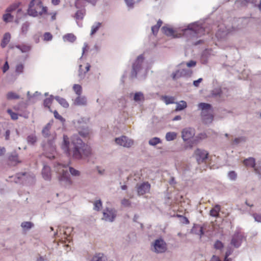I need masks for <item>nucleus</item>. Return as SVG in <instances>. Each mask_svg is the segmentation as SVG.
<instances>
[{
    "mask_svg": "<svg viewBox=\"0 0 261 261\" xmlns=\"http://www.w3.org/2000/svg\"><path fill=\"white\" fill-rule=\"evenodd\" d=\"M62 149L68 156L75 159H81L83 156H88L91 153V149L80 138L79 135H74L70 138V142L67 135L63 136Z\"/></svg>",
    "mask_w": 261,
    "mask_h": 261,
    "instance_id": "obj_1",
    "label": "nucleus"
},
{
    "mask_svg": "<svg viewBox=\"0 0 261 261\" xmlns=\"http://www.w3.org/2000/svg\"><path fill=\"white\" fill-rule=\"evenodd\" d=\"M29 15L36 17L47 14V8L43 5L41 0H32L28 9Z\"/></svg>",
    "mask_w": 261,
    "mask_h": 261,
    "instance_id": "obj_2",
    "label": "nucleus"
},
{
    "mask_svg": "<svg viewBox=\"0 0 261 261\" xmlns=\"http://www.w3.org/2000/svg\"><path fill=\"white\" fill-rule=\"evenodd\" d=\"M199 108L201 110V118L203 123L208 124L212 122L214 118L211 105L206 103H200Z\"/></svg>",
    "mask_w": 261,
    "mask_h": 261,
    "instance_id": "obj_3",
    "label": "nucleus"
},
{
    "mask_svg": "<svg viewBox=\"0 0 261 261\" xmlns=\"http://www.w3.org/2000/svg\"><path fill=\"white\" fill-rule=\"evenodd\" d=\"M185 34H189L192 36H199L203 34L204 31L203 28L197 24H193L188 26V29L183 30Z\"/></svg>",
    "mask_w": 261,
    "mask_h": 261,
    "instance_id": "obj_4",
    "label": "nucleus"
},
{
    "mask_svg": "<svg viewBox=\"0 0 261 261\" xmlns=\"http://www.w3.org/2000/svg\"><path fill=\"white\" fill-rule=\"evenodd\" d=\"M245 238L244 234L240 230H236L232 236L230 244L236 248H239Z\"/></svg>",
    "mask_w": 261,
    "mask_h": 261,
    "instance_id": "obj_5",
    "label": "nucleus"
},
{
    "mask_svg": "<svg viewBox=\"0 0 261 261\" xmlns=\"http://www.w3.org/2000/svg\"><path fill=\"white\" fill-rule=\"evenodd\" d=\"M102 220L106 221L114 222L117 216V211L114 208L106 207L103 211Z\"/></svg>",
    "mask_w": 261,
    "mask_h": 261,
    "instance_id": "obj_6",
    "label": "nucleus"
},
{
    "mask_svg": "<svg viewBox=\"0 0 261 261\" xmlns=\"http://www.w3.org/2000/svg\"><path fill=\"white\" fill-rule=\"evenodd\" d=\"M19 6V3H16L9 7L6 10V13L3 15V20L5 22H8L12 21L13 19V16L11 15V13L16 10Z\"/></svg>",
    "mask_w": 261,
    "mask_h": 261,
    "instance_id": "obj_7",
    "label": "nucleus"
},
{
    "mask_svg": "<svg viewBox=\"0 0 261 261\" xmlns=\"http://www.w3.org/2000/svg\"><path fill=\"white\" fill-rule=\"evenodd\" d=\"M154 252L156 253H164L167 250L166 244L162 238L156 239L153 243Z\"/></svg>",
    "mask_w": 261,
    "mask_h": 261,
    "instance_id": "obj_8",
    "label": "nucleus"
},
{
    "mask_svg": "<svg viewBox=\"0 0 261 261\" xmlns=\"http://www.w3.org/2000/svg\"><path fill=\"white\" fill-rule=\"evenodd\" d=\"M144 57L143 55H141L138 57L137 60L133 64V71L132 72V76L133 77H136L137 76V72L141 69Z\"/></svg>",
    "mask_w": 261,
    "mask_h": 261,
    "instance_id": "obj_9",
    "label": "nucleus"
},
{
    "mask_svg": "<svg viewBox=\"0 0 261 261\" xmlns=\"http://www.w3.org/2000/svg\"><path fill=\"white\" fill-rule=\"evenodd\" d=\"M243 164L247 167L253 168L256 173L261 175V162L258 164V167H255V159L253 158H249L243 161Z\"/></svg>",
    "mask_w": 261,
    "mask_h": 261,
    "instance_id": "obj_10",
    "label": "nucleus"
},
{
    "mask_svg": "<svg viewBox=\"0 0 261 261\" xmlns=\"http://www.w3.org/2000/svg\"><path fill=\"white\" fill-rule=\"evenodd\" d=\"M115 142L117 144L127 148L131 147L134 144V141L126 136L116 138Z\"/></svg>",
    "mask_w": 261,
    "mask_h": 261,
    "instance_id": "obj_11",
    "label": "nucleus"
},
{
    "mask_svg": "<svg viewBox=\"0 0 261 261\" xmlns=\"http://www.w3.org/2000/svg\"><path fill=\"white\" fill-rule=\"evenodd\" d=\"M194 154L199 164L204 162L207 158L208 155L207 151L199 149H196Z\"/></svg>",
    "mask_w": 261,
    "mask_h": 261,
    "instance_id": "obj_12",
    "label": "nucleus"
},
{
    "mask_svg": "<svg viewBox=\"0 0 261 261\" xmlns=\"http://www.w3.org/2000/svg\"><path fill=\"white\" fill-rule=\"evenodd\" d=\"M150 189V185L148 182H144L138 186L137 192L138 195H143L149 193Z\"/></svg>",
    "mask_w": 261,
    "mask_h": 261,
    "instance_id": "obj_13",
    "label": "nucleus"
},
{
    "mask_svg": "<svg viewBox=\"0 0 261 261\" xmlns=\"http://www.w3.org/2000/svg\"><path fill=\"white\" fill-rule=\"evenodd\" d=\"M192 74V72L189 71L188 70L182 69L180 70H178L176 71L175 72L173 73L172 74V79L174 80H176L181 77L186 76L187 75H189Z\"/></svg>",
    "mask_w": 261,
    "mask_h": 261,
    "instance_id": "obj_14",
    "label": "nucleus"
},
{
    "mask_svg": "<svg viewBox=\"0 0 261 261\" xmlns=\"http://www.w3.org/2000/svg\"><path fill=\"white\" fill-rule=\"evenodd\" d=\"M58 172L61 174V177L59 179H68L69 173L67 167L59 164L58 167Z\"/></svg>",
    "mask_w": 261,
    "mask_h": 261,
    "instance_id": "obj_15",
    "label": "nucleus"
},
{
    "mask_svg": "<svg viewBox=\"0 0 261 261\" xmlns=\"http://www.w3.org/2000/svg\"><path fill=\"white\" fill-rule=\"evenodd\" d=\"M162 31L164 34L168 36L173 37V38H177L181 36V34H179V35L175 34V31L170 28L163 27L162 28Z\"/></svg>",
    "mask_w": 261,
    "mask_h": 261,
    "instance_id": "obj_16",
    "label": "nucleus"
},
{
    "mask_svg": "<svg viewBox=\"0 0 261 261\" xmlns=\"http://www.w3.org/2000/svg\"><path fill=\"white\" fill-rule=\"evenodd\" d=\"M194 135V130L191 128H185L182 131V138L185 141L189 140Z\"/></svg>",
    "mask_w": 261,
    "mask_h": 261,
    "instance_id": "obj_17",
    "label": "nucleus"
},
{
    "mask_svg": "<svg viewBox=\"0 0 261 261\" xmlns=\"http://www.w3.org/2000/svg\"><path fill=\"white\" fill-rule=\"evenodd\" d=\"M191 232L196 234L199 235L200 237L204 233L203 228L201 225L194 224L191 230Z\"/></svg>",
    "mask_w": 261,
    "mask_h": 261,
    "instance_id": "obj_18",
    "label": "nucleus"
},
{
    "mask_svg": "<svg viewBox=\"0 0 261 261\" xmlns=\"http://www.w3.org/2000/svg\"><path fill=\"white\" fill-rule=\"evenodd\" d=\"M42 177L45 179H48L51 177L50 168L46 165L44 166L42 171Z\"/></svg>",
    "mask_w": 261,
    "mask_h": 261,
    "instance_id": "obj_19",
    "label": "nucleus"
},
{
    "mask_svg": "<svg viewBox=\"0 0 261 261\" xmlns=\"http://www.w3.org/2000/svg\"><path fill=\"white\" fill-rule=\"evenodd\" d=\"M220 210V205L219 204H216L214 208L211 210L210 214L212 217L217 218L219 216V212Z\"/></svg>",
    "mask_w": 261,
    "mask_h": 261,
    "instance_id": "obj_20",
    "label": "nucleus"
},
{
    "mask_svg": "<svg viewBox=\"0 0 261 261\" xmlns=\"http://www.w3.org/2000/svg\"><path fill=\"white\" fill-rule=\"evenodd\" d=\"M11 39V35L9 33H6L3 37L1 43V46L4 48L8 44Z\"/></svg>",
    "mask_w": 261,
    "mask_h": 261,
    "instance_id": "obj_21",
    "label": "nucleus"
},
{
    "mask_svg": "<svg viewBox=\"0 0 261 261\" xmlns=\"http://www.w3.org/2000/svg\"><path fill=\"white\" fill-rule=\"evenodd\" d=\"M162 24H163L162 21L161 19H159L158 21L156 24L152 27L151 31H152V34L156 36L157 35L158 31L159 30V29L161 27Z\"/></svg>",
    "mask_w": 261,
    "mask_h": 261,
    "instance_id": "obj_22",
    "label": "nucleus"
},
{
    "mask_svg": "<svg viewBox=\"0 0 261 261\" xmlns=\"http://www.w3.org/2000/svg\"><path fill=\"white\" fill-rule=\"evenodd\" d=\"M90 67V65L88 63H87L86 66H85V70L83 69V65H80L79 74V76L81 77H82L84 75V74L89 70Z\"/></svg>",
    "mask_w": 261,
    "mask_h": 261,
    "instance_id": "obj_23",
    "label": "nucleus"
},
{
    "mask_svg": "<svg viewBox=\"0 0 261 261\" xmlns=\"http://www.w3.org/2000/svg\"><path fill=\"white\" fill-rule=\"evenodd\" d=\"M87 103L86 98L79 95L74 101V104L76 105H86Z\"/></svg>",
    "mask_w": 261,
    "mask_h": 261,
    "instance_id": "obj_24",
    "label": "nucleus"
},
{
    "mask_svg": "<svg viewBox=\"0 0 261 261\" xmlns=\"http://www.w3.org/2000/svg\"><path fill=\"white\" fill-rule=\"evenodd\" d=\"M21 226L25 230H28L34 226V224L32 222L24 221L21 223Z\"/></svg>",
    "mask_w": 261,
    "mask_h": 261,
    "instance_id": "obj_25",
    "label": "nucleus"
},
{
    "mask_svg": "<svg viewBox=\"0 0 261 261\" xmlns=\"http://www.w3.org/2000/svg\"><path fill=\"white\" fill-rule=\"evenodd\" d=\"M60 185L65 188H70L73 185V180H59Z\"/></svg>",
    "mask_w": 261,
    "mask_h": 261,
    "instance_id": "obj_26",
    "label": "nucleus"
},
{
    "mask_svg": "<svg viewBox=\"0 0 261 261\" xmlns=\"http://www.w3.org/2000/svg\"><path fill=\"white\" fill-rule=\"evenodd\" d=\"M63 39L65 41L73 42L76 40V37L73 34H67L63 36Z\"/></svg>",
    "mask_w": 261,
    "mask_h": 261,
    "instance_id": "obj_27",
    "label": "nucleus"
},
{
    "mask_svg": "<svg viewBox=\"0 0 261 261\" xmlns=\"http://www.w3.org/2000/svg\"><path fill=\"white\" fill-rule=\"evenodd\" d=\"M55 99L63 107L66 108L69 107V104L65 99L60 97L59 96H56Z\"/></svg>",
    "mask_w": 261,
    "mask_h": 261,
    "instance_id": "obj_28",
    "label": "nucleus"
},
{
    "mask_svg": "<svg viewBox=\"0 0 261 261\" xmlns=\"http://www.w3.org/2000/svg\"><path fill=\"white\" fill-rule=\"evenodd\" d=\"M134 99L135 101L138 102V101H143L144 100L145 98H144L143 94L141 92H136L135 94L134 97Z\"/></svg>",
    "mask_w": 261,
    "mask_h": 261,
    "instance_id": "obj_29",
    "label": "nucleus"
},
{
    "mask_svg": "<svg viewBox=\"0 0 261 261\" xmlns=\"http://www.w3.org/2000/svg\"><path fill=\"white\" fill-rule=\"evenodd\" d=\"M53 97L52 96H50L49 97L46 98L44 100V107H47L50 112H52L50 108V106L53 102Z\"/></svg>",
    "mask_w": 261,
    "mask_h": 261,
    "instance_id": "obj_30",
    "label": "nucleus"
},
{
    "mask_svg": "<svg viewBox=\"0 0 261 261\" xmlns=\"http://www.w3.org/2000/svg\"><path fill=\"white\" fill-rule=\"evenodd\" d=\"M187 102L185 101L181 100L179 102L177 103L176 108L175 111H181L187 108Z\"/></svg>",
    "mask_w": 261,
    "mask_h": 261,
    "instance_id": "obj_31",
    "label": "nucleus"
},
{
    "mask_svg": "<svg viewBox=\"0 0 261 261\" xmlns=\"http://www.w3.org/2000/svg\"><path fill=\"white\" fill-rule=\"evenodd\" d=\"M177 134L175 132H168L166 135V139L168 141L175 140L176 138Z\"/></svg>",
    "mask_w": 261,
    "mask_h": 261,
    "instance_id": "obj_32",
    "label": "nucleus"
},
{
    "mask_svg": "<svg viewBox=\"0 0 261 261\" xmlns=\"http://www.w3.org/2000/svg\"><path fill=\"white\" fill-rule=\"evenodd\" d=\"M162 99L166 105L174 103L175 98L172 96H164L162 97Z\"/></svg>",
    "mask_w": 261,
    "mask_h": 261,
    "instance_id": "obj_33",
    "label": "nucleus"
},
{
    "mask_svg": "<svg viewBox=\"0 0 261 261\" xmlns=\"http://www.w3.org/2000/svg\"><path fill=\"white\" fill-rule=\"evenodd\" d=\"M7 98L9 100L19 99V96L16 93L9 92L7 94Z\"/></svg>",
    "mask_w": 261,
    "mask_h": 261,
    "instance_id": "obj_34",
    "label": "nucleus"
},
{
    "mask_svg": "<svg viewBox=\"0 0 261 261\" xmlns=\"http://www.w3.org/2000/svg\"><path fill=\"white\" fill-rule=\"evenodd\" d=\"M90 130L86 128L79 132V135L84 138H89L90 137Z\"/></svg>",
    "mask_w": 261,
    "mask_h": 261,
    "instance_id": "obj_35",
    "label": "nucleus"
},
{
    "mask_svg": "<svg viewBox=\"0 0 261 261\" xmlns=\"http://www.w3.org/2000/svg\"><path fill=\"white\" fill-rule=\"evenodd\" d=\"M101 23L97 22L92 27L91 35H94L98 30L99 28L101 27Z\"/></svg>",
    "mask_w": 261,
    "mask_h": 261,
    "instance_id": "obj_36",
    "label": "nucleus"
},
{
    "mask_svg": "<svg viewBox=\"0 0 261 261\" xmlns=\"http://www.w3.org/2000/svg\"><path fill=\"white\" fill-rule=\"evenodd\" d=\"M73 89L75 93L79 95H81L82 92V88L81 85L79 84H75L73 85Z\"/></svg>",
    "mask_w": 261,
    "mask_h": 261,
    "instance_id": "obj_37",
    "label": "nucleus"
},
{
    "mask_svg": "<svg viewBox=\"0 0 261 261\" xmlns=\"http://www.w3.org/2000/svg\"><path fill=\"white\" fill-rule=\"evenodd\" d=\"M102 207V201L101 200H96L94 203L93 209L96 211H99L101 207Z\"/></svg>",
    "mask_w": 261,
    "mask_h": 261,
    "instance_id": "obj_38",
    "label": "nucleus"
},
{
    "mask_svg": "<svg viewBox=\"0 0 261 261\" xmlns=\"http://www.w3.org/2000/svg\"><path fill=\"white\" fill-rule=\"evenodd\" d=\"M16 47L19 49L22 53L28 52L31 48V47L28 45H17Z\"/></svg>",
    "mask_w": 261,
    "mask_h": 261,
    "instance_id": "obj_39",
    "label": "nucleus"
},
{
    "mask_svg": "<svg viewBox=\"0 0 261 261\" xmlns=\"http://www.w3.org/2000/svg\"><path fill=\"white\" fill-rule=\"evenodd\" d=\"M161 143V140L157 137H154L149 141V144L152 146H155Z\"/></svg>",
    "mask_w": 261,
    "mask_h": 261,
    "instance_id": "obj_40",
    "label": "nucleus"
},
{
    "mask_svg": "<svg viewBox=\"0 0 261 261\" xmlns=\"http://www.w3.org/2000/svg\"><path fill=\"white\" fill-rule=\"evenodd\" d=\"M214 247L216 249L221 250L224 247V244L221 241L218 240L215 242Z\"/></svg>",
    "mask_w": 261,
    "mask_h": 261,
    "instance_id": "obj_41",
    "label": "nucleus"
},
{
    "mask_svg": "<svg viewBox=\"0 0 261 261\" xmlns=\"http://www.w3.org/2000/svg\"><path fill=\"white\" fill-rule=\"evenodd\" d=\"M27 141L28 143L31 144H34L37 141V138L34 135H29L27 138Z\"/></svg>",
    "mask_w": 261,
    "mask_h": 261,
    "instance_id": "obj_42",
    "label": "nucleus"
},
{
    "mask_svg": "<svg viewBox=\"0 0 261 261\" xmlns=\"http://www.w3.org/2000/svg\"><path fill=\"white\" fill-rule=\"evenodd\" d=\"M177 217L179 218L180 221L182 224H188L190 223V221L187 217L178 214H177Z\"/></svg>",
    "mask_w": 261,
    "mask_h": 261,
    "instance_id": "obj_43",
    "label": "nucleus"
},
{
    "mask_svg": "<svg viewBox=\"0 0 261 261\" xmlns=\"http://www.w3.org/2000/svg\"><path fill=\"white\" fill-rule=\"evenodd\" d=\"M91 261H105V257L102 254H98L94 255Z\"/></svg>",
    "mask_w": 261,
    "mask_h": 261,
    "instance_id": "obj_44",
    "label": "nucleus"
},
{
    "mask_svg": "<svg viewBox=\"0 0 261 261\" xmlns=\"http://www.w3.org/2000/svg\"><path fill=\"white\" fill-rule=\"evenodd\" d=\"M85 13L82 10H78L75 14V18L76 19H82Z\"/></svg>",
    "mask_w": 261,
    "mask_h": 261,
    "instance_id": "obj_45",
    "label": "nucleus"
},
{
    "mask_svg": "<svg viewBox=\"0 0 261 261\" xmlns=\"http://www.w3.org/2000/svg\"><path fill=\"white\" fill-rule=\"evenodd\" d=\"M23 65L21 63H20L16 65L15 71L17 73L20 74L23 72Z\"/></svg>",
    "mask_w": 261,
    "mask_h": 261,
    "instance_id": "obj_46",
    "label": "nucleus"
},
{
    "mask_svg": "<svg viewBox=\"0 0 261 261\" xmlns=\"http://www.w3.org/2000/svg\"><path fill=\"white\" fill-rule=\"evenodd\" d=\"M8 113L10 115L11 118L13 120H17L18 118V114L13 112L11 110L8 109L7 110Z\"/></svg>",
    "mask_w": 261,
    "mask_h": 261,
    "instance_id": "obj_47",
    "label": "nucleus"
},
{
    "mask_svg": "<svg viewBox=\"0 0 261 261\" xmlns=\"http://www.w3.org/2000/svg\"><path fill=\"white\" fill-rule=\"evenodd\" d=\"M252 216L254 218L255 221L261 223V213H253Z\"/></svg>",
    "mask_w": 261,
    "mask_h": 261,
    "instance_id": "obj_48",
    "label": "nucleus"
},
{
    "mask_svg": "<svg viewBox=\"0 0 261 261\" xmlns=\"http://www.w3.org/2000/svg\"><path fill=\"white\" fill-rule=\"evenodd\" d=\"M69 171L70 173L73 176H79L80 175V172L79 171L74 169L73 168L70 167Z\"/></svg>",
    "mask_w": 261,
    "mask_h": 261,
    "instance_id": "obj_49",
    "label": "nucleus"
},
{
    "mask_svg": "<svg viewBox=\"0 0 261 261\" xmlns=\"http://www.w3.org/2000/svg\"><path fill=\"white\" fill-rule=\"evenodd\" d=\"M121 204L126 207H129L131 205V202L128 199L124 198L121 200Z\"/></svg>",
    "mask_w": 261,
    "mask_h": 261,
    "instance_id": "obj_50",
    "label": "nucleus"
},
{
    "mask_svg": "<svg viewBox=\"0 0 261 261\" xmlns=\"http://www.w3.org/2000/svg\"><path fill=\"white\" fill-rule=\"evenodd\" d=\"M43 37L44 40L50 41L52 39L53 36L50 33L46 32L44 34Z\"/></svg>",
    "mask_w": 261,
    "mask_h": 261,
    "instance_id": "obj_51",
    "label": "nucleus"
},
{
    "mask_svg": "<svg viewBox=\"0 0 261 261\" xmlns=\"http://www.w3.org/2000/svg\"><path fill=\"white\" fill-rule=\"evenodd\" d=\"M53 113L54 115V117L56 119H59V120H60L61 121H65L64 119L59 114V113H58V112L56 110L54 111L53 112Z\"/></svg>",
    "mask_w": 261,
    "mask_h": 261,
    "instance_id": "obj_52",
    "label": "nucleus"
},
{
    "mask_svg": "<svg viewBox=\"0 0 261 261\" xmlns=\"http://www.w3.org/2000/svg\"><path fill=\"white\" fill-rule=\"evenodd\" d=\"M49 127L48 126H45L42 130V134L45 137H47L49 135Z\"/></svg>",
    "mask_w": 261,
    "mask_h": 261,
    "instance_id": "obj_53",
    "label": "nucleus"
},
{
    "mask_svg": "<svg viewBox=\"0 0 261 261\" xmlns=\"http://www.w3.org/2000/svg\"><path fill=\"white\" fill-rule=\"evenodd\" d=\"M237 173L233 171H230L228 173V177L230 179H234L237 178Z\"/></svg>",
    "mask_w": 261,
    "mask_h": 261,
    "instance_id": "obj_54",
    "label": "nucleus"
},
{
    "mask_svg": "<svg viewBox=\"0 0 261 261\" xmlns=\"http://www.w3.org/2000/svg\"><path fill=\"white\" fill-rule=\"evenodd\" d=\"M29 24L27 23H23L22 25L21 31L23 33H26L29 29Z\"/></svg>",
    "mask_w": 261,
    "mask_h": 261,
    "instance_id": "obj_55",
    "label": "nucleus"
},
{
    "mask_svg": "<svg viewBox=\"0 0 261 261\" xmlns=\"http://www.w3.org/2000/svg\"><path fill=\"white\" fill-rule=\"evenodd\" d=\"M232 252L233 249L230 247H228L227 248L224 256H229L232 253Z\"/></svg>",
    "mask_w": 261,
    "mask_h": 261,
    "instance_id": "obj_56",
    "label": "nucleus"
},
{
    "mask_svg": "<svg viewBox=\"0 0 261 261\" xmlns=\"http://www.w3.org/2000/svg\"><path fill=\"white\" fill-rule=\"evenodd\" d=\"M125 2L128 7L130 8H133L134 7L135 4L134 0H125Z\"/></svg>",
    "mask_w": 261,
    "mask_h": 261,
    "instance_id": "obj_57",
    "label": "nucleus"
},
{
    "mask_svg": "<svg viewBox=\"0 0 261 261\" xmlns=\"http://www.w3.org/2000/svg\"><path fill=\"white\" fill-rule=\"evenodd\" d=\"M196 62L194 61L191 60L187 63V66L189 67H194L196 65Z\"/></svg>",
    "mask_w": 261,
    "mask_h": 261,
    "instance_id": "obj_58",
    "label": "nucleus"
},
{
    "mask_svg": "<svg viewBox=\"0 0 261 261\" xmlns=\"http://www.w3.org/2000/svg\"><path fill=\"white\" fill-rule=\"evenodd\" d=\"M9 68V66L8 65V63L7 61H6L3 67V72H6Z\"/></svg>",
    "mask_w": 261,
    "mask_h": 261,
    "instance_id": "obj_59",
    "label": "nucleus"
},
{
    "mask_svg": "<svg viewBox=\"0 0 261 261\" xmlns=\"http://www.w3.org/2000/svg\"><path fill=\"white\" fill-rule=\"evenodd\" d=\"M210 261H222L220 257L216 255H213L211 258Z\"/></svg>",
    "mask_w": 261,
    "mask_h": 261,
    "instance_id": "obj_60",
    "label": "nucleus"
},
{
    "mask_svg": "<svg viewBox=\"0 0 261 261\" xmlns=\"http://www.w3.org/2000/svg\"><path fill=\"white\" fill-rule=\"evenodd\" d=\"M202 78H199L197 80L194 81L193 85L195 87H198L200 83H201L202 82Z\"/></svg>",
    "mask_w": 261,
    "mask_h": 261,
    "instance_id": "obj_61",
    "label": "nucleus"
},
{
    "mask_svg": "<svg viewBox=\"0 0 261 261\" xmlns=\"http://www.w3.org/2000/svg\"><path fill=\"white\" fill-rule=\"evenodd\" d=\"M6 152L5 148L4 147H0V156L5 154Z\"/></svg>",
    "mask_w": 261,
    "mask_h": 261,
    "instance_id": "obj_62",
    "label": "nucleus"
},
{
    "mask_svg": "<svg viewBox=\"0 0 261 261\" xmlns=\"http://www.w3.org/2000/svg\"><path fill=\"white\" fill-rule=\"evenodd\" d=\"M10 132L9 130H7L5 133V139L6 140H9Z\"/></svg>",
    "mask_w": 261,
    "mask_h": 261,
    "instance_id": "obj_63",
    "label": "nucleus"
},
{
    "mask_svg": "<svg viewBox=\"0 0 261 261\" xmlns=\"http://www.w3.org/2000/svg\"><path fill=\"white\" fill-rule=\"evenodd\" d=\"M36 261H46L43 256H40L38 258H37Z\"/></svg>",
    "mask_w": 261,
    "mask_h": 261,
    "instance_id": "obj_64",
    "label": "nucleus"
}]
</instances>
